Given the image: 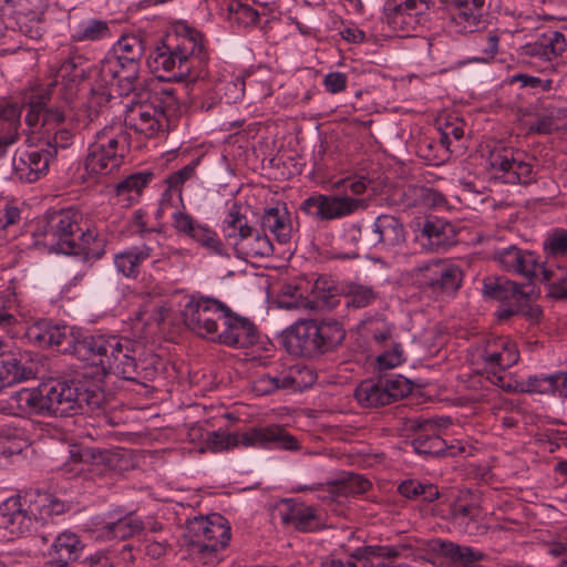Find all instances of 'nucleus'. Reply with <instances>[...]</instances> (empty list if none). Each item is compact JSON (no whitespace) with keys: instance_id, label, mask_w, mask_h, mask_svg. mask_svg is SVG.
Returning a JSON list of instances; mask_svg holds the SVG:
<instances>
[{"instance_id":"f257e3e1","label":"nucleus","mask_w":567,"mask_h":567,"mask_svg":"<svg viewBox=\"0 0 567 567\" xmlns=\"http://www.w3.org/2000/svg\"><path fill=\"white\" fill-rule=\"evenodd\" d=\"M73 355L95 368L96 377L115 374L140 384L152 381L161 365L159 357L147 352L142 342L114 334L81 333Z\"/></svg>"},{"instance_id":"2eb2a0df","label":"nucleus","mask_w":567,"mask_h":567,"mask_svg":"<svg viewBox=\"0 0 567 567\" xmlns=\"http://www.w3.org/2000/svg\"><path fill=\"white\" fill-rule=\"evenodd\" d=\"M450 420H411V429L416 431L415 437L412 440L411 445L413 450L425 456H456L461 454L464 449L456 445H447L439 433L437 429L449 423Z\"/></svg>"},{"instance_id":"6e6552de","label":"nucleus","mask_w":567,"mask_h":567,"mask_svg":"<svg viewBox=\"0 0 567 567\" xmlns=\"http://www.w3.org/2000/svg\"><path fill=\"white\" fill-rule=\"evenodd\" d=\"M177 106L178 99L175 90L172 87L161 89L154 91L147 101L133 106L128 111L125 122L136 133L153 138L167 131V113L176 111Z\"/></svg>"},{"instance_id":"20e7f679","label":"nucleus","mask_w":567,"mask_h":567,"mask_svg":"<svg viewBox=\"0 0 567 567\" xmlns=\"http://www.w3.org/2000/svg\"><path fill=\"white\" fill-rule=\"evenodd\" d=\"M47 416L65 417L95 411L104 404V393L96 385L79 379H59L43 383Z\"/></svg>"},{"instance_id":"09e8293b","label":"nucleus","mask_w":567,"mask_h":567,"mask_svg":"<svg viewBox=\"0 0 567 567\" xmlns=\"http://www.w3.org/2000/svg\"><path fill=\"white\" fill-rule=\"evenodd\" d=\"M50 101V90H40L32 93L27 101L28 113L25 115V123L29 127H37L43 125L44 106Z\"/></svg>"},{"instance_id":"4be33fe9","label":"nucleus","mask_w":567,"mask_h":567,"mask_svg":"<svg viewBox=\"0 0 567 567\" xmlns=\"http://www.w3.org/2000/svg\"><path fill=\"white\" fill-rule=\"evenodd\" d=\"M406 240V230L402 220L391 214L379 215L365 235L364 246L374 248H394L402 246Z\"/></svg>"},{"instance_id":"49530a36","label":"nucleus","mask_w":567,"mask_h":567,"mask_svg":"<svg viewBox=\"0 0 567 567\" xmlns=\"http://www.w3.org/2000/svg\"><path fill=\"white\" fill-rule=\"evenodd\" d=\"M543 282L550 284V295L556 299H567V269L564 266H543Z\"/></svg>"},{"instance_id":"c85d7f7f","label":"nucleus","mask_w":567,"mask_h":567,"mask_svg":"<svg viewBox=\"0 0 567 567\" xmlns=\"http://www.w3.org/2000/svg\"><path fill=\"white\" fill-rule=\"evenodd\" d=\"M261 227L270 231L279 244H287L291 239L292 223L291 215L286 204H277L274 207L264 209L261 215Z\"/></svg>"},{"instance_id":"c9c22d12","label":"nucleus","mask_w":567,"mask_h":567,"mask_svg":"<svg viewBox=\"0 0 567 567\" xmlns=\"http://www.w3.org/2000/svg\"><path fill=\"white\" fill-rule=\"evenodd\" d=\"M76 236L79 240V254L83 255V260L86 262H95L105 255L106 239L93 229L80 230Z\"/></svg>"},{"instance_id":"72a5a7b5","label":"nucleus","mask_w":567,"mask_h":567,"mask_svg":"<svg viewBox=\"0 0 567 567\" xmlns=\"http://www.w3.org/2000/svg\"><path fill=\"white\" fill-rule=\"evenodd\" d=\"M35 374L33 365L24 361L23 357L3 360L0 367V391L8 385L30 380Z\"/></svg>"},{"instance_id":"5701e85b","label":"nucleus","mask_w":567,"mask_h":567,"mask_svg":"<svg viewBox=\"0 0 567 567\" xmlns=\"http://www.w3.org/2000/svg\"><path fill=\"white\" fill-rule=\"evenodd\" d=\"M0 412L13 416H47L43 383L38 388H23L0 401Z\"/></svg>"},{"instance_id":"a211bd4d","label":"nucleus","mask_w":567,"mask_h":567,"mask_svg":"<svg viewBox=\"0 0 567 567\" xmlns=\"http://www.w3.org/2000/svg\"><path fill=\"white\" fill-rule=\"evenodd\" d=\"M420 282L433 292H452L460 288L463 272L458 266L444 261H427L415 268Z\"/></svg>"},{"instance_id":"13d9d810","label":"nucleus","mask_w":567,"mask_h":567,"mask_svg":"<svg viewBox=\"0 0 567 567\" xmlns=\"http://www.w3.org/2000/svg\"><path fill=\"white\" fill-rule=\"evenodd\" d=\"M229 20L246 28L258 23L259 13L249 4L235 2L229 6Z\"/></svg>"},{"instance_id":"e433bc0d","label":"nucleus","mask_w":567,"mask_h":567,"mask_svg":"<svg viewBox=\"0 0 567 567\" xmlns=\"http://www.w3.org/2000/svg\"><path fill=\"white\" fill-rule=\"evenodd\" d=\"M398 491L402 496L409 499H419L429 503L434 502L440 496L437 486L419 480L403 481L399 485Z\"/></svg>"},{"instance_id":"0eeeda50","label":"nucleus","mask_w":567,"mask_h":567,"mask_svg":"<svg viewBox=\"0 0 567 567\" xmlns=\"http://www.w3.org/2000/svg\"><path fill=\"white\" fill-rule=\"evenodd\" d=\"M207 443L214 452L227 451L237 446L270 447L275 446L286 451L299 450L295 436L290 435L280 425L254 426L243 433H228L213 431L207 434Z\"/></svg>"},{"instance_id":"f3484780","label":"nucleus","mask_w":567,"mask_h":567,"mask_svg":"<svg viewBox=\"0 0 567 567\" xmlns=\"http://www.w3.org/2000/svg\"><path fill=\"white\" fill-rule=\"evenodd\" d=\"M450 4L447 29L451 33L467 34L485 28V0H441Z\"/></svg>"},{"instance_id":"423d86ee","label":"nucleus","mask_w":567,"mask_h":567,"mask_svg":"<svg viewBox=\"0 0 567 567\" xmlns=\"http://www.w3.org/2000/svg\"><path fill=\"white\" fill-rule=\"evenodd\" d=\"M367 186L365 177L347 178L343 181V187L354 196L348 194L310 196L302 202L300 209L319 220L344 218L369 207L368 199L357 197L367 190Z\"/></svg>"},{"instance_id":"f03ea898","label":"nucleus","mask_w":567,"mask_h":567,"mask_svg":"<svg viewBox=\"0 0 567 567\" xmlns=\"http://www.w3.org/2000/svg\"><path fill=\"white\" fill-rule=\"evenodd\" d=\"M207 61L204 35L194 29L168 37L153 58L155 71L163 72L158 78L168 82L196 81L204 75Z\"/></svg>"},{"instance_id":"aec40b11","label":"nucleus","mask_w":567,"mask_h":567,"mask_svg":"<svg viewBox=\"0 0 567 567\" xmlns=\"http://www.w3.org/2000/svg\"><path fill=\"white\" fill-rule=\"evenodd\" d=\"M224 329L215 337V341L235 349L254 346L258 340L255 323L246 317L234 312L230 308L224 318Z\"/></svg>"},{"instance_id":"37998d69","label":"nucleus","mask_w":567,"mask_h":567,"mask_svg":"<svg viewBox=\"0 0 567 567\" xmlns=\"http://www.w3.org/2000/svg\"><path fill=\"white\" fill-rule=\"evenodd\" d=\"M272 252L274 246L268 236L256 229L236 255L239 258H256L269 257Z\"/></svg>"},{"instance_id":"58836bf2","label":"nucleus","mask_w":567,"mask_h":567,"mask_svg":"<svg viewBox=\"0 0 567 567\" xmlns=\"http://www.w3.org/2000/svg\"><path fill=\"white\" fill-rule=\"evenodd\" d=\"M543 249L546 257L545 261H549V266H551L553 269H556L557 266H561L556 262V260H567V230L557 229L550 234L544 240Z\"/></svg>"},{"instance_id":"412c9836","label":"nucleus","mask_w":567,"mask_h":567,"mask_svg":"<svg viewBox=\"0 0 567 567\" xmlns=\"http://www.w3.org/2000/svg\"><path fill=\"white\" fill-rule=\"evenodd\" d=\"M282 346L291 355L308 359L320 358L319 346L316 341L315 321L299 320L282 333Z\"/></svg>"},{"instance_id":"338daca9","label":"nucleus","mask_w":567,"mask_h":567,"mask_svg":"<svg viewBox=\"0 0 567 567\" xmlns=\"http://www.w3.org/2000/svg\"><path fill=\"white\" fill-rule=\"evenodd\" d=\"M172 220L176 233L189 238L199 225V223H197L189 214L181 210L173 213Z\"/></svg>"},{"instance_id":"7ed1b4c3","label":"nucleus","mask_w":567,"mask_h":567,"mask_svg":"<svg viewBox=\"0 0 567 567\" xmlns=\"http://www.w3.org/2000/svg\"><path fill=\"white\" fill-rule=\"evenodd\" d=\"M144 55V44L140 37L123 35L95 70L101 87L116 86L120 95L135 90Z\"/></svg>"},{"instance_id":"6ab92c4d","label":"nucleus","mask_w":567,"mask_h":567,"mask_svg":"<svg viewBox=\"0 0 567 567\" xmlns=\"http://www.w3.org/2000/svg\"><path fill=\"white\" fill-rule=\"evenodd\" d=\"M495 260L505 271L519 275L529 281L537 277L538 270L543 281V266L549 265V261H540L536 252L518 248L515 245L498 249L495 252Z\"/></svg>"},{"instance_id":"1a4fd4ad","label":"nucleus","mask_w":567,"mask_h":567,"mask_svg":"<svg viewBox=\"0 0 567 567\" xmlns=\"http://www.w3.org/2000/svg\"><path fill=\"white\" fill-rule=\"evenodd\" d=\"M535 158L520 150L496 145L487 157L493 176L504 184L530 185L536 181Z\"/></svg>"},{"instance_id":"8fccbe9b","label":"nucleus","mask_w":567,"mask_h":567,"mask_svg":"<svg viewBox=\"0 0 567 567\" xmlns=\"http://www.w3.org/2000/svg\"><path fill=\"white\" fill-rule=\"evenodd\" d=\"M111 37L107 23L103 20L91 19L81 23L73 39L76 41H99Z\"/></svg>"},{"instance_id":"4468645a","label":"nucleus","mask_w":567,"mask_h":567,"mask_svg":"<svg viewBox=\"0 0 567 567\" xmlns=\"http://www.w3.org/2000/svg\"><path fill=\"white\" fill-rule=\"evenodd\" d=\"M412 391V383L401 374L363 380L354 391V398L363 408H381L403 399Z\"/></svg>"},{"instance_id":"ea45409f","label":"nucleus","mask_w":567,"mask_h":567,"mask_svg":"<svg viewBox=\"0 0 567 567\" xmlns=\"http://www.w3.org/2000/svg\"><path fill=\"white\" fill-rule=\"evenodd\" d=\"M153 174L151 172H138L127 176L120 182L115 192L123 200H134L137 198L146 185L152 181Z\"/></svg>"},{"instance_id":"ddd939ff","label":"nucleus","mask_w":567,"mask_h":567,"mask_svg":"<svg viewBox=\"0 0 567 567\" xmlns=\"http://www.w3.org/2000/svg\"><path fill=\"white\" fill-rule=\"evenodd\" d=\"M229 307L213 297L193 296L183 310L184 323L192 332L215 341L218 321L224 320Z\"/></svg>"},{"instance_id":"b1692460","label":"nucleus","mask_w":567,"mask_h":567,"mask_svg":"<svg viewBox=\"0 0 567 567\" xmlns=\"http://www.w3.org/2000/svg\"><path fill=\"white\" fill-rule=\"evenodd\" d=\"M415 240L429 250H439L451 246L454 240V227L436 216L426 217L416 223Z\"/></svg>"},{"instance_id":"69168bd1","label":"nucleus","mask_w":567,"mask_h":567,"mask_svg":"<svg viewBox=\"0 0 567 567\" xmlns=\"http://www.w3.org/2000/svg\"><path fill=\"white\" fill-rule=\"evenodd\" d=\"M494 346L501 349L503 370H506L518 362L519 352L515 342L508 339H497Z\"/></svg>"},{"instance_id":"473e14b6","label":"nucleus","mask_w":567,"mask_h":567,"mask_svg":"<svg viewBox=\"0 0 567 567\" xmlns=\"http://www.w3.org/2000/svg\"><path fill=\"white\" fill-rule=\"evenodd\" d=\"M483 295L485 298L498 301L526 300L528 293L523 286L505 277L488 276L483 280Z\"/></svg>"},{"instance_id":"9d476101","label":"nucleus","mask_w":567,"mask_h":567,"mask_svg":"<svg viewBox=\"0 0 567 567\" xmlns=\"http://www.w3.org/2000/svg\"><path fill=\"white\" fill-rule=\"evenodd\" d=\"M82 214L73 208L50 210L43 217L41 235L45 244L65 255H78L76 235L81 230Z\"/></svg>"},{"instance_id":"680f3d73","label":"nucleus","mask_w":567,"mask_h":567,"mask_svg":"<svg viewBox=\"0 0 567 567\" xmlns=\"http://www.w3.org/2000/svg\"><path fill=\"white\" fill-rule=\"evenodd\" d=\"M499 38L497 34L489 32L488 34L481 35L478 45L481 47V54L473 58V61L487 63L492 61L498 51Z\"/></svg>"},{"instance_id":"603ef678","label":"nucleus","mask_w":567,"mask_h":567,"mask_svg":"<svg viewBox=\"0 0 567 567\" xmlns=\"http://www.w3.org/2000/svg\"><path fill=\"white\" fill-rule=\"evenodd\" d=\"M33 495V501L39 505L38 513L44 524L45 518L51 515L63 514L68 506L53 495L40 491H30Z\"/></svg>"},{"instance_id":"79ce46f5","label":"nucleus","mask_w":567,"mask_h":567,"mask_svg":"<svg viewBox=\"0 0 567 567\" xmlns=\"http://www.w3.org/2000/svg\"><path fill=\"white\" fill-rule=\"evenodd\" d=\"M482 359L485 363L486 369H491L493 373V378L491 379L492 383L497 386L504 389L507 392L516 390L511 383L506 382L505 375H501L496 373V369L503 370V359L501 355V349L494 346V341L488 343L482 353Z\"/></svg>"},{"instance_id":"5fc2aeb1","label":"nucleus","mask_w":567,"mask_h":567,"mask_svg":"<svg viewBox=\"0 0 567 567\" xmlns=\"http://www.w3.org/2000/svg\"><path fill=\"white\" fill-rule=\"evenodd\" d=\"M377 298V293L372 287L363 285H351L348 292L344 295V306L355 309L365 308L371 305Z\"/></svg>"},{"instance_id":"e2e57ef3","label":"nucleus","mask_w":567,"mask_h":567,"mask_svg":"<svg viewBox=\"0 0 567 567\" xmlns=\"http://www.w3.org/2000/svg\"><path fill=\"white\" fill-rule=\"evenodd\" d=\"M199 159H194L183 168L174 172L166 178V183L169 189L177 190L181 193L183 184L188 181L195 174V168Z\"/></svg>"},{"instance_id":"6e6d98bb","label":"nucleus","mask_w":567,"mask_h":567,"mask_svg":"<svg viewBox=\"0 0 567 567\" xmlns=\"http://www.w3.org/2000/svg\"><path fill=\"white\" fill-rule=\"evenodd\" d=\"M51 319H39L28 324L24 336L28 341L39 348H49V337L53 327Z\"/></svg>"},{"instance_id":"7c9ffc66","label":"nucleus","mask_w":567,"mask_h":567,"mask_svg":"<svg viewBox=\"0 0 567 567\" xmlns=\"http://www.w3.org/2000/svg\"><path fill=\"white\" fill-rule=\"evenodd\" d=\"M70 458L78 463L104 465L110 470L121 467L123 458V450L114 449L106 450L94 446H72L70 449Z\"/></svg>"},{"instance_id":"a19ab883","label":"nucleus","mask_w":567,"mask_h":567,"mask_svg":"<svg viewBox=\"0 0 567 567\" xmlns=\"http://www.w3.org/2000/svg\"><path fill=\"white\" fill-rule=\"evenodd\" d=\"M535 45L539 49L538 53L550 60L566 51L567 40L560 31L547 30L538 37Z\"/></svg>"},{"instance_id":"c756f323","label":"nucleus","mask_w":567,"mask_h":567,"mask_svg":"<svg viewBox=\"0 0 567 567\" xmlns=\"http://www.w3.org/2000/svg\"><path fill=\"white\" fill-rule=\"evenodd\" d=\"M315 321L316 341L319 346V355L334 352L344 341L347 332L337 319H311Z\"/></svg>"},{"instance_id":"3c124183","label":"nucleus","mask_w":567,"mask_h":567,"mask_svg":"<svg viewBox=\"0 0 567 567\" xmlns=\"http://www.w3.org/2000/svg\"><path fill=\"white\" fill-rule=\"evenodd\" d=\"M342 497L355 496L367 493L371 488V482L361 474L344 472L338 478Z\"/></svg>"},{"instance_id":"774afa93","label":"nucleus","mask_w":567,"mask_h":567,"mask_svg":"<svg viewBox=\"0 0 567 567\" xmlns=\"http://www.w3.org/2000/svg\"><path fill=\"white\" fill-rule=\"evenodd\" d=\"M410 192L415 197L414 205L435 206L442 200L440 193L425 186H414Z\"/></svg>"},{"instance_id":"f704fd0d","label":"nucleus","mask_w":567,"mask_h":567,"mask_svg":"<svg viewBox=\"0 0 567 567\" xmlns=\"http://www.w3.org/2000/svg\"><path fill=\"white\" fill-rule=\"evenodd\" d=\"M282 522L300 532H313L321 525L316 508L306 505H296L282 515Z\"/></svg>"},{"instance_id":"bf43d9fd","label":"nucleus","mask_w":567,"mask_h":567,"mask_svg":"<svg viewBox=\"0 0 567 567\" xmlns=\"http://www.w3.org/2000/svg\"><path fill=\"white\" fill-rule=\"evenodd\" d=\"M399 555L400 550L393 546L368 545L354 549V557L365 563H372V557L396 558Z\"/></svg>"},{"instance_id":"a18cd8bd","label":"nucleus","mask_w":567,"mask_h":567,"mask_svg":"<svg viewBox=\"0 0 567 567\" xmlns=\"http://www.w3.org/2000/svg\"><path fill=\"white\" fill-rule=\"evenodd\" d=\"M80 337L81 333L74 332L71 328L53 323L49 347H56L63 353L74 354V348Z\"/></svg>"},{"instance_id":"0e129e2a","label":"nucleus","mask_w":567,"mask_h":567,"mask_svg":"<svg viewBox=\"0 0 567 567\" xmlns=\"http://www.w3.org/2000/svg\"><path fill=\"white\" fill-rule=\"evenodd\" d=\"M478 514L480 509L474 504H463L461 502H456L451 508L453 520L460 525L476 520Z\"/></svg>"},{"instance_id":"dca6fc26","label":"nucleus","mask_w":567,"mask_h":567,"mask_svg":"<svg viewBox=\"0 0 567 567\" xmlns=\"http://www.w3.org/2000/svg\"><path fill=\"white\" fill-rule=\"evenodd\" d=\"M434 0H388L384 6V20L393 31L406 35L421 25Z\"/></svg>"},{"instance_id":"4c0bfd02","label":"nucleus","mask_w":567,"mask_h":567,"mask_svg":"<svg viewBox=\"0 0 567 567\" xmlns=\"http://www.w3.org/2000/svg\"><path fill=\"white\" fill-rule=\"evenodd\" d=\"M91 64L86 58L73 54L63 60L59 75L71 82H83L91 76Z\"/></svg>"},{"instance_id":"a878e982","label":"nucleus","mask_w":567,"mask_h":567,"mask_svg":"<svg viewBox=\"0 0 567 567\" xmlns=\"http://www.w3.org/2000/svg\"><path fill=\"white\" fill-rule=\"evenodd\" d=\"M256 229L249 225L247 216L243 213V206L233 203L221 224V233L225 240L230 245L236 254L248 240Z\"/></svg>"},{"instance_id":"c03bdc74","label":"nucleus","mask_w":567,"mask_h":567,"mask_svg":"<svg viewBox=\"0 0 567 567\" xmlns=\"http://www.w3.org/2000/svg\"><path fill=\"white\" fill-rule=\"evenodd\" d=\"M142 528V520L134 514H128L115 522L107 523L105 535L107 538L126 539L138 533Z\"/></svg>"},{"instance_id":"9b49d317","label":"nucleus","mask_w":567,"mask_h":567,"mask_svg":"<svg viewBox=\"0 0 567 567\" xmlns=\"http://www.w3.org/2000/svg\"><path fill=\"white\" fill-rule=\"evenodd\" d=\"M38 508L30 491L9 497L0 505V528L6 529L12 537L38 532L39 527H43Z\"/></svg>"},{"instance_id":"39448f33","label":"nucleus","mask_w":567,"mask_h":567,"mask_svg":"<svg viewBox=\"0 0 567 567\" xmlns=\"http://www.w3.org/2000/svg\"><path fill=\"white\" fill-rule=\"evenodd\" d=\"M128 145V133L121 122L105 125L89 145L85 171L89 175L112 174L122 165Z\"/></svg>"},{"instance_id":"052dcab7","label":"nucleus","mask_w":567,"mask_h":567,"mask_svg":"<svg viewBox=\"0 0 567 567\" xmlns=\"http://www.w3.org/2000/svg\"><path fill=\"white\" fill-rule=\"evenodd\" d=\"M297 491H317V497L327 503L338 502L340 498H342V494L337 480L327 482L326 484H313L311 486L300 485L297 487Z\"/></svg>"},{"instance_id":"864d4df0","label":"nucleus","mask_w":567,"mask_h":567,"mask_svg":"<svg viewBox=\"0 0 567 567\" xmlns=\"http://www.w3.org/2000/svg\"><path fill=\"white\" fill-rule=\"evenodd\" d=\"M190 238L217 256H227L225 245L217 233L206 225L199 224Z\"/></svg>"},{"instance_id":"bb28decb","label":"nucleus","mask_w":567,"mask_h":567,"mask_svg":"<svg viewBox=\"0 0 567 567\" xmlns=\"http://www.w3.org/2000/svg\"><path fill=\"white\" fill-rule=\"evenodd\" d=\"M84 549L80 537L72 532L65 530L56 534L48 548L49 563L56 567H66L75 561Z\"/></svg>"},{"instance_id":"de8ad7c7","label":"nucleus","mask_w":567,"mask_h":567,"mask_svg":"<svg viewBox=\"0 0 567 567\" xmlns=\"http://www.w3.org/2000/svg\"><path fill=\"white\" fill-rule=\"evenodd\" d=\"M22 106L18 102L0 97V130L2 132L16 131L19 133L21 126Z\"/></svg>"},{"instance_id":"2f4dec72","label":"nucleus","mask_w":567,"mask_h":567,"mask_svg":"<svg viewBox=\"0 0 567 567\" xmlns=\"http://www.w3.org/2000/svg\"><path fill=\"white\" fill-rule=\"evenodd\" d=\"M154 248L147 244L132 246L114 255L116 270L125 278L135 279L141 272V265L153 256Z\"/></svg>"},{"instance_id":"4d7b16f0","label":"nucleus","mask_w":567,"mask_h":567,"mask_svg":"<svg viewBox=\"0 0 567 567\" xmlns=\"http://www.w3.org/2000/svg\"><path fill=\"white\" fill-rule=\"evenodd\" d=\"M555 373L529 375L520 382L519 391L539 394H555Z\"/></svg>"},{"instance_id":"393cba45","label":"nucleus","mask_w":567,"mask_h":567,"mask_svg":"<svg viewBox=\"0 0 567 567\" xmlns=\"http://www.w3.org/2000/svg\"><path fill=\"white\" fill-rule=\"evenodd\" d=\"M54 157V148L24 152L19 157H13L14 174L20 181L33 183L48 172L50 162Z\"/></svg>"},{"instance_id":"f8f14e48","label":"nucleus","mask_w":567,"mask_h":567,"mask_svg":"<svg viewBox=\"0 0 567 567\" xmlns=\"http://www.w3.org/2000/svg\"><path fill=\"white\" fill-rule=\"evenodd\" d=\"M186 532L193 547L203 556L218 553L230 540L227 519L215 513L187 519Z\"/></svg>"},{"instance_id":"cd10ccee","label":"nucleus","mask_w":567,"mask_h":567,"mask_svg":"<svg viewBox=\"0 0 567 567\" xmlns=\"http://www.w3.org/2000/svg\"><path fill=\"white\" fill-rule=\"evenodd\" d=\"M434 550L444 558L445 567H476L486 555L471 546L449 540H436Z\"/></svg>"}]
</instances>
